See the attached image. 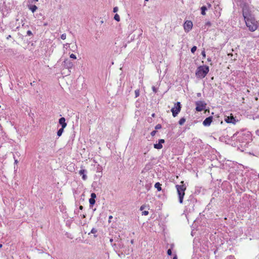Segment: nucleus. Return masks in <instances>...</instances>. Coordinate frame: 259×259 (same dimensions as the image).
Returning a JSON list of instances; mask_svg holds the SVG:
<instances>
[{
	"mask_svg": "<svg viewBox=\"0 0 259 259\" xmlns=\"http://www.w3.org/2000/svg\"><path fill=\"white\" fill-rule=\"evenodd\" d=\"M242 14L246 25L249 31L251 32L255 31L258 27V23L251 14L248 6H243Z\"/></svg>",
	"mask_w": 259,
	"mask_h": 259,
	"instance_id": "f257e3e1",
	"label": "nucleus"
},
{
	"mask_svg": "<svg viewBox=\"0 0 259 259\" xmlns=\"http://www.w3.org/2000/svg\"><path fill=\"white\" fill-rule=\"evenodd\" d=\"M249 137L250 135L249 134H246L243 132H240L235 133L232 138L236 139L237 141L240 143V146L242 147L246 145L248 142Z\"/></svg>",
	"mask_w": 259,
	"mask_h": 259,
	"instance_id": "f03ea898",
	"label": "nucleus"
},
{
	"mask_svg": "<svg viewBox=\"0 0 259 259\" xmlns=\"http://www.w3.org/2000/svg\"><path fill=\"white\" fill-rule=\"evenodd\" d=\"M209 71V68L208 66H200L197 67L195 74L198 78H203L206 76Z\"/></svg>",
	"mask_w": 259,
	"mask_h": 259,
	"instance_id": "7ed1b4c3",
	"label": "nucleus"
},
{
	"mask_svg": "<svg viewBox=\"0 0 259 259\" xmlns=\"http://www.w3.org/2000/svg\"><path fill=\"white\" fill-rule=\"evenodd\" d=\"M182 185H177L176 186L178 194L179 196V201L180 203H182L183 202V198L185 195V191L186 189V187L184 185V182H181Z\"/></svg>",
	"mask_w": 259,
	"mask_h": 259,
	"instance_id": "20e7f679",
	"label": "nucleus"
},
{
	"mask_svg": "<svg viewBox=\"0 0 259 259\" xmlns=\"http://www.w3.org/2000/svg\"><path fill=\"white\" fill-rule=\"evenodd\" d=\"M196 108L195 110L197 112H201L205 109L206 108V104L204 101H198L195 102Z\"/></svg>",
	"mask_w": 259,
	"mask_h": 259,
	"instance_id": "39448f33",
	"label": "nucleus"
},
{
	"mask_svg": "<svg viewBox=\"0 0 259 259\" xmlns=\"http://www.w3.org/2000/svg\"><path fill=\"white\" fill-rule=\"evenodd\" d=\"M181 109V103L178 102L175 104L174 107H172L171 109V111L172 114V116L174 117H176L178 113L180 112Z\"/></svg>",
	"mask_w": 259,
	"mask_h": 259,
	"instance_id": "423d86ee",
	"label": "nucleus"
},
{
	"mask_svg": "<svg viewBox=\"0 0 259 259\" xmlns=\"http://www.w3.org/2000/svg\"><path fill=\"white\" fill-rule=\"evenodd\" d=\"M192 26L193 24L191 21H186L184 24V28L186 32H189L191 30Z\"/></svg>",
	"mask_w": 259,
	"mask_h": 259,
	"instance_id": "0eeeda50",
	"label": "nucleus"
},
{
	"mask_svg": "<svg viewBox=\"0 0 259 259\" xmlns=\"http://www.w3.org/2000/svg\"><path fill=\"white\" fill-rule=\"evenodd\" d=\"M225 121L227 123L235 124L237 120L233 116H226Z\"/></svg>",
	"mask_w": 259,
	"mask_h": 259,
	"instance_id": "6e6552de",
	"label": "nucleus"
},
{
	"mask_svg": "<svg viewBox=\"0 0 259 259\" xmlns=\"http://www.w3.org/2000/svg\"><path fill=\"white\" fill-rule=\"evenodd\" d=\"M213 117L212 116H210L206 117L203 121V124L205 126H209L212 121Z\"/></svg>",
	"mask_w": 259,
	"mask_h": 259,
	"instance_id": "1a4fd4ad",
	"label": "nucleus"
},
{
	"mask_svg": "<svg viewBox=\"0 0 259 259\" xmlns=\"http://www.w3.org/2000/svg\"><path fill=\"white\" fill-rule=\"evenodd\" d=\"M87 171L86 169L84 168H81L79 171L78 174L82 176V179L83 180L85 181L87 180L88 177L87 175Z\"/></svg>",
	"mask_w": 259,
	"mask_h": 259,
	"instance_id": "9d476101",
	"label": "nucleus"
},
{
	"mask_svg": "<svg viewBox=\"0 0 259 259\" xmlns=\"http://www.w3.org/2000/svg\"><path fill=\"white\" fill-rule=\"evenodd\" d=\"M96 198V194L95 193H91V198L89 199L90 206L92 207L95 203V198Z\"/></svg>",
	"mask_w": 259,
	"mask_h": 259,
	"instance_id": "9b49d317",
	"label": "nucleus"
},
{
	"mask_svg": "<svg viewBox=\"0 0 259 259\" xmlns=\"http://www.w3.org/2000/svg\"><path fill=\"white\" fill-rule=\"evenodd\" d=\"M63 63L64 67L67 69H70L73 66V63L68 59L65 60Z\"/></svg>",
	"mask_w": 259,
	"mask_h": 259,
	"instance_id": "f8f14e48",
	"label": "nucleus"
},
{
	"mask_svg": "<svg viewBox=\"0 0 259 259\" xmlns=\"http://www.w3.org/2000/svg\"><path fill=\"white\" fill-rule=\"evenodd\" d=\"M164 139H160L158 140V143L154 144V148L156 149H161L162 148V144L164 143Z\"/></svg>",
	"mask_w": 259,
	"mask_h": 259,
	"instance_id": "ddd939ff",
	"label": "nucleus"
},
{
	"mask_svg": "<svg viewBox=\"0 0 259 259\" xmlns=\"http://www.w3.org/2000/svg\"><path fill=\"white\" fill-rule=\"evenodd\" d=\"M234 2L236 3L237 5L240 6L242 9L243 6H248V5L246 4L244 2V0H233Z\"/></svg>",
	"mask_w": 259,
	"mask_h": 259,
	"instance_id": "4468645a",
	"label": "nucleus"
},
{
	"mask_svg": "<svg viewBox=\"0 0 259 259\" xmlns=\"http://www.w3.org/2000/svg\"><path fill=\"white\" fill-rule=\"evenodd\" d=\"M65 121L66 119L64 117H61L59 119V123L61 125V127L65 128L67 126V123Z\"/></svg>",
	"mask_w": 259,
	"mask_h": 259,
	"instance_id": "2eb2a0df",
	"label": "nucleus"
},
{
	"mask_svg": "<svg viewBox=\"0 0 259 259\" xmlns=\"http://www.w3.org/2000/svg\"><path fill=\"white\" fill-rule=\"evenodd\" d=\"M28 7L32 13H34L37 9V7L35 5H30L28 6Z\"/></svg>",
	"mask_w": 259,
	"mask_h": 259,
	"instance_id": "dca6fc26",
	"label": "nucleus"
},
{
	"mask_svg": "<svg viewBox=\"0 0 259 259\" xmlns=\"http://www.w3.org/2000/svg\"><path fill=\"white\" fill-rule=\"evenodd\" d=\"M201 14L202 15H205L206 14L205 11L207 10V7L205 6H203L201 7Z\"/></svg>",
	"mask_w": 259,
	"mask_h": 259,
	"instance_id": "f3484780",
	"label": "nucleus"
},
{
	"mask_svg": "<svg viewBox=\"0 0 259 259\" xmlns=\"http://www.w3.org/2000/svg\"><path fill=\"white\" fill-rule=\"evenodd\" d=\"M161 184L159 182L156 183L154 185L155 188L157 189L158 191H160L161 190Z\"/></svg>",
	"mask_w": 259,
	"mask_h": 259,
	"instance_id": "a211bd4d",
	"label": "nucleus"
},
{
	"mask_svg": "<svg viewBox=\"0 0 259 259\" xmlns=\"http://www.w3.org/2000/svg\"><path fill=\"white\" fill-rule=\"evenodd\" d=\"M187 202L191 201L192 203V204H194L195 202H196V200L194 199V197L192 195H191L189 197V198L187 200Z\"/></svg>",
	"mask_w": 259,
	"mask_h": 259,
	"instance_id": "6ab92c4d",
	"label": "nucleus"
},
{
	"mask_svg": "<svg viewBox=\"0 0 259 259\" xmlns=\"http://www.w3.org/2000/svg\"><path fill=\"white\" fill-rule=\"evenodd\" d=\"M64 128L61 127V128H60L58 131V132H57V136L58 137H60L62 135V133L64 132Z\"/></svg>",
	"mask_w": 259,
	"mask_h": 259,
	"instance_id": "aec40b11",
	"label": "nucleus"
},
{
	"mask_svg": "<svg viewBox=\"0 0 259 259\" xmlns=\"http://www.w3.org/2000/svg\"><path fill=\"white\" fill-rule=\"evenodd\" d=\"M185 121H186V119L184 117H182L180 119V120L179 121V123L180 125H183L184 123V122H185Z\"/></svg>",
	"mask_w": 259,
	"mask_h": 259,
	"instance_id": "412c9836",
	"label": "nucleus"
},
{
	"mask_svg": "<svg viewBox=\"0 0 259 259\" xmlns=\"http://www.w3.org/2000/svg\"><path fill=\"white\" fill-rule=\"evenodd\" d=\"M114 19L117 22H119L120 21V17L117 14H116L114 15Z\"/></svg>",
	"mask_w": 259,
	"mask_h": 259,
	"instance_id": "4be33fe9",
	"label": "nucleus"
},
{
	"mask_svg": "<svg viewBox=\"0 0 259 259\" xmlns=\"http://www.w3.org/2000/svg\"><path fill=\"white\" fill-rule=\"evenodd\" d=\"M196 50H197V47L193 46L191 49V52L192 53L194 54L195 52V51H196Z\"/></svg>",
	"mask_w": 259,
	"mask_h": 259,
	"instance_id": "5701e85b",
	"label": "nucleus"
},
{
	"mask_svg": "<svg viewBox=\"0 0 259 259\" xmlns=\"http://www.w3.org/2000/svg\"><path fill=\"white\" fill-rule=\"evenodd\" d=\"M135 98H137L139 96V95H140V91H139V90H136L135 91Z\"/></svg>",
	"mask_w": 259,
	"mask_h": 259,
	"instance_id": "b1692460",
	"label": "nucleus"
},
{
	"mask_svg": "<svg viewBox=\"0 0 259 259\" xmlns=\"http://www.w3.org/2000/svg\"><path fill=\"white\" fill-rule=\"evenodd\" d=\"M161 128V125L160 124H158L155 126V129L156 130L160 129Z\"/></svg>",
	"mask_w": 259,
	"mask_h": 259,
	"instance_id": "393cba45",
	"label": "nucleus"
},
{
	"mask_svg": "<svg viewBox=\"0 0 259 259\" xmlns=\"http://www.w3.org/2000/svg\"><path fill=\"white\" fill-rule=\"evenodd\" d=\"M26 34L28 36H32L33 35V33L31 30H28L26 32Z\"/></svg>",
	"mask_w": 259,
	"mask_h": 259,
	"instance_id": "a878e982",
	"label": "nucleus"
},
{
	"mask_svg": "<svg viewBox=\"0 0 259 259\" xmlns=\"http://www.w3.org/2000/svg\"><path fill=\"white\" fill-rule=\"evenodd\" d=\"M97 232V230L95 228H93L92 230H91V233H92V234H95Z\"/></svg>",
	"mask_w": 259,
	"mask_h": 259,
	"instance_id": "bb28decb",
	"label": "nucleus"
},
{
	"mask_svg": "<svg viewBox=\"0 0 259 259\" xmlns=\"http://www.w3.org/2000/svg\"><path fill=\"white\" fill-rule=\"evenodd\" d=\"M148 214H149V212H148V211H147V210L143 211H142V214L143 215H148Z\"/></svg>",
	"mask_w": 259,
	"mask_h": 259,
	"instance_id": "cd10ccee",
	"label": "nucleus"
},
{
	"mask_svg": "<svg viewBox=\"0 0 259 259\" xmlns=\"http://www.w3.org/2000/svg\"><path fill=\"white\" fill-rule=\"evenodd\" d=\"M66 35L65 33H63L61 35V38L62 39H66Z\"/></svg>",
	"mask_w": 259,
	"mask_h": 259,
	"instance_id": "c85d7f7f",
	"label": "nucleus"
},
{
	"mask_svg": "<svg viewBox=\"0 0 259 259\" xmlns=\"http://www.w3.org/2000/svg\"><path fill=\"white\" fill-rule=\"evenodd\" d=\"M152 91H153V92L154 93H157V88H156V87H155L154 86H153V87H152Z\"/></svg>",
	"mask_w": 259,
	"mask_h": 259,
	"instance_id": "c756f323",
	"label": "nucleus"
},
{
	"mask_svg": "<svg viewBox=\"0 0 259 259\" xmlns=\"http://www.w3.org/2000/svg\"><path fill=\"white\" fill-rule=\"evenodd\" d=\"M167 254L168 255H171L172 254L171 249H168L167 251Z\"/></svg>",
	"mask_w": 259,
	"mask_h": 259,
	"instance_id": "7c9ffc66",
	"label": "nucleus"
},
{
	"mask_svg": "<svg viewBox=\"0 0 259 259\" xmlns=\"http://www.w3.org/2000/svg\"><path fill=\"white\" fill-rule=\"evenodd\" d=\"M70 58H72V59H76V57L75 55H74L73 54H71L70 55Z\"/></svg>",
	"mask_w": 259,
	"mask_h": 259,
	"instance_id": "2f4dec72",
	"label": "nucleus"
},
{
	"mask_svg": "<svg viewBox=\"0 0 259 259\" xmlns=\"http://www.w3.org/2000/svg\"><path fill=\"white\" fill-rule=\"evenodd\" d=\"M13 157H14V160H15V164H17L18 162V159L15 157V154H13Z\"/></svg>",
	"mask_w": 259,
	"mask_h": 259,
	"instance_id": "473e14b6",
	"label": "nucleus"
},
{
	"mask_svg": "<svg viewBox=\"0 0 259 259\" xmlns=\"http://www.w3.org/2000/svg\"><path fill=\"white\" fill-rule=\"evenodd\" d=\"M146 205H142L140 207V210L142 211V210H144V209L146 208Z\"/></svg>",
	"mask_w": 259,
	"mask_h": 259,
	"instance_id": "72a5a7b5",
	"label": "nucleus"
},
{
	"mask_svg": "<svg viewBox=\"0 0 259 259\" xmlns=\"http://www.w3.org/2000/svg\"><path fill=\"white\" fill-rule=\"evenodd\" d=\"M157 131L156 130L155 131H153L151 133V135L152 136H154L155 135Z\"/></svg>",
	"mask_w": 259,
	"mask_h": 259,
	"instance_id": "f704fd0d",
	"label": "nucleus"
},
{
	"mask_svg": "<svg viewBox=\"0 0 259 259\" xmlns=\"http://www.w3.org/2000/svg\"><path fill=\"white\" fill-rule=\"evenodd\" d=\"M201 55H202V56H203V58H205V57H206V54H205V51H202V52H201Z\"/></svg>",
	"mask_w": 259,
	"mask_h": 259,
	"instance_id": "c9c22d12",
	"label": "nucleus"
},
{
	"mask_svg": "<svg viewBox=\"0 0 259 259\" xmlns=\"http://www.w3.org/2000/svg\"><path fill=\"white\" fill-rule=\"evenodd\" d=\"M14 154H15V157L16 158V156L19 157L20 154L18 152H15Z\"/></svg>",
	"mask_w": 259,
	"mask_h": 259,
	"instance_id": "e433bc0d",
	"label": "nucleus"
},
{
	"mask_svg": "<svg viewBox=\"0 0 259 259\" xmlns=\"http://www.w3.org/2000/svg\"><path fill=\"white\" fill-rule=\"evenodd\" d=\"M118 8H117V7H114V8H113V12H114V13L118 11Z\"/></svg>",
	"mask_w": 259,
	"mask_h": 259,
	"instance_id": "4c0bfd02",
	"label": "nucleus"
},
{
	"mask_svg": "<svg viewBox=\"0 0 259 259\" xmlns=\"http://www.w3.org/2000/svg\"><path fill=\"white\" fill-rule=\"evenodd\" d=\"M80 217L81 218H85L86 217V214L85 213H83V214H80Z\"/></svg>",
	"mask_w": 259,
	"mask_h": 259,
	"instance_id": "58836bf2",
	"label": "nucleus"
},
{
	"mask_svg": "<svg viewBox=\"0 0 259 259\" xmlns=\"http://www.w3.org/2000/svg\"><path fill=\"white\" fill-rule=\"evenodd\" d=\"M227 259H235L233 256L230 255L227 257Z\"/></svg>",
	"mask_w": 259,
	"mask_h": 259,
	"instance_id": "ea45409f",
	"label": "nucleus"
},
{
	"mask_svg": "<svg viewBox=\"0 0 259 259\" xmlns=\"http://www.w3.org/2000/svg\"><path fill=\"white\" fill-rule=\"evenodd\" d=\"M25 20L24 18H23V19H21V23L22 24V26H24V20Z\"/></svg>",
	"mask_w": 259,
	"mask_h": 259,
	"instance_id": "a19ab883",
	"label": "nucleus"
},
{
	"mask_svg": "<svg viewBox=\"0 0 259 259\" xmlns=\"http://www.w3.org/2000/svg\"><path fill=\"white\" fill-rule=\"evenodd\" d=\"M206 25L210 26L211 25V23L209 21H208L205 24Z\"/></svg>",
	"mask_w": 259,
	"mask_h": 259,
	"instance_id": "79ce46f5",
	"label": "nucleus"
},
{
	"mask_svg": "<svg viewBox=\"0 0 259 259\" xmlns=\"http://www.w3.org/2000/svg\"><path fill=\"white\" fill-rule=\"evenodd\" d=\"M83 207L82 205H80V206H79V209L80 210H82V209H83Z\"/></svg>",
	"mask_w": 259,
	"mask_h": 259,
	"instance_id": "37998d69",
	"label": "nucleus"
},
{
	"mask_svg": "<svg viewBox=\"0 0 259 259\" xmlns=\"http://www.w3.org/2000/svg\"><path fill=\"white\" fill-rule=\"evenodd\" d=\"M172 259H178L177 255L175 254Z\"/></svg>",
	"mask_w": 259,
	"mask_h": 259,
	"instance_id": "c03bdc74",
	"label": "nucleus"
},
{
	"mask_svg": "<svg viewBox=\"0 0 259 259\" xmlns=\"http://www.w3.org/2000/svg\"><path fill=\"white\" fill-rule=\"evenodd\" d=\"M37 2H38V0H31V3H36Z\"/></svg>",
	"mask_w": 259,
	"mask_h": 259,
	"instance_id": "a18cd8bd",
	"label": "nucleus"
},
{
	"mask_svg": "<svg viewBox=\"0 0 259 259\" xmlns=\"http://www.w3.org/2000/svg\"><path fill=\"white\" fill-rule=\"evenodd\" d=\"M74 213H75V214H78L79 213V211H78V210H74Z\"/></svg>",
	"mask_w": 259,
	"mask_h": 259,
	"instance_id": "49530a36",
	"label": "nucleus"
},
{
	"mask_svg": "<svg viewBox=\"0 0 259 259\" xmlns=\"http://www.w3.org/2000/svg\"><path fill=\"white\" fill-rule=\"evenodd\" d=\"M11 35H9L7 37V39H10V38H11Z\"/></svg>",
	"mask_w": 259,
	"mask_h": 259,
	"instance_id": "de8ad7c7",
	"label": "nucleus"
},
{
	"mask_svg": "<svg viewBox=\"0 0 259 259\" xmlns=\"http://www.w3.org/2000/svg\"><path fill=\"white\" fill-rule=\"evenodd\" d=\"M201 93H197V97H200V96H201Z\"/></svg>",
	"mask_w": 259,
	"mask_h": 259,
	"instance_id": "09e8293b",
	"label": "nucleus"
},
{
	"mask_svg": "<svg viewBox=\"0 0 259 259\" xmlns=\"http://www.w3.org/2000/svg\"><path fill=\"white\" fill-rule=\"evenodd\" d=\"M207 60L208 62H210L211 61V59L210 58H208Z\"/></svg>",
	"mask_w": 259,
	"mask_h": 259,
	"instance_id": "8fccbe9b",
	"label": "nucleus"
},
{
	"mask_svg": "<svg viewBox=\"0 0 259 259\" xmlns=\"http://www.w3.org/2000/svg\"><path fill=\"white\" fill-rule=\"evenodd\" d=\"M208 8H210L211 7V5L210 4H207Z\"/></svg>",
	"mask_w": 259,
	"mask_h": 259,
	"instance_id": "3c124183",
	"label": "nucleus"
},
{
	"mask_svg": "<svg viewBox=\"0 0 259 259\" xmlns=\"http://www.w3.org/2000/svg\"><path fill=\"white\" fill-rule=\"evenodd\" d=\"M174 245L173 244H171L170 245V249H172L173 247H174Z\"/></svg>",
	"mask_w": 259,
	"mask_h": 259,
	"instance_id": "603ef678",
	"label": "nucleus"
},
{
	"mask_svg": "<svg viewBox=\"0 0 259 259\" xmlns=\"http://www.w3.org/2000/svg\"><path fill=\"white\" fill-rule=\"evenodd\" d=\"M256 133L257 135H258L259 136V130H258L256 131Z\"/></svg>",
	"mask_w": 259,
	"mask_h": 259,
	"instance_id": "864d4df0",
	"label": "nucleus"
},
{
	"mask_svg": "<svg viewBox=\"0 0 259 259\" xmlns=\"http://www.w3.org/2000/svg\"><path fill=\"white\" fill-rule=\"evenodd\" d=\"M113 241V239H112V238H111V239H110V242H112Z\"/></svg>",
	"mask_w": 259,
	"mask_h": 259,
	"instance_id": "5fc2aeb1",
	"label": "nucleus"
},
{
	"mask_svg": "<svg viewBox=\"0 0 259 259\" xmlns=\"http://www.w3.org/2000/svg\"><path fill=\"white\" fill-rule=\"evenodd\" d=\"M20 23H19V22L18 23L19 25L17 27V29H18V28L19 27V26H20Z\"/></svg>",
	"mask_w": 259,
	"mask_h": 259,
	"instance_id": "6e6d98bb",
	"label": "nucleus"
},
{
	"mask_svg": "<svg viewBox=\"0 0 259 259\" xmlns=\"http://www.w3.org/2000/svg\"><path fill=\"white\" fill-rule=\"evenodd\" d=\"M109 219H112V216H111V215L109 216Z\"/></svg>",
	"mask_w": 259,
	"mask_h": 259,
	"instance_id": "4d7b16f0",
	"label": "nucleus"
},
{
	"mask_svg": "<svg viewBox=\"0 0 259 259\" xmlns=\"http://www.w3.org/2000/svg\"><path fill=\"white\" fill-rule=\"evenodd\" d=\"M152 116L154 117L155 116V113H153L152 114Z\"/></svg>",
	"mask_w": 259,
	"mask_h": 259,
	"instance_id": "13d9d810",
	"label": "nucleus"
},
{
	"mask_svg": "<svg viewBox=\"0 0 259 259\" xmlns=\"http://www.w3.org/2000/svg\"><path fill=\"white\" fill-rule=\"evenodd\" d=\"M3 247V244H0V248H2Z\"/></svg>",
	"mask_w": 259,
	"mask_h": 259,
	"instance_id": "bf43d9fd",
	"label": "nucleus"
},
{
	"mask_svg": "<svg viewBox=\"0 0 259 259\" xmlns=\"http://www.w3.org/2000/svg\"><path fill=\"white\" fill-rule=\"evenodd\" d=\"M16 22H18L19 21V19L18 18H17L16 20Z\"/></svg>",
	"mask_w": 259,
	"mask_h": 259,
	"instance_id": "052dcab7",
	"label": "nucleus"
},
{
	"mask_svg": "<svg viewBox=\"0 0 259 259\" xmlns=\"http://www.w3.org/2000/svg\"><path fill=\"white\" fill-rule=\"evenodd\" d=\"M145 2H148L149 0H144Z\"/></svg>",
	"mask_w": 259,
	"mask_h": 259,
	"instance_id": "680f3d73",
	"label": "nucleus"
},
{
	"mask_svg": "<svg viewBox=\"0 0 259 259\" xmlns=\"http://www.w3.org/2000/svg\"><path fill=\"white\" fill-rule=\"evenodd\" d=\"M131 243H133V240H132L131 241Z\"/></svg>",
	"mask_w": 259,
	"mask_h": 259,
	"instance_id": "e2e57ef3",
	"label": "nucleus"
}]
</instances>
